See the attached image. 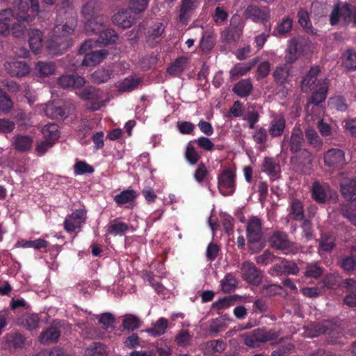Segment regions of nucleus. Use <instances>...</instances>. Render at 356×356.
Returning a JSON list of instances; mask_svg holds the SVG:
<instances>
[{
	"instance_id": "32",
	"label": "nucleus",
	"mask_w": 356,
	"mask_h": 356,
	"mask_svg": "<svg viewBox=\"0 0 356 356\" xmlns=\"http://www.w3.org/2000/svg\"><path fill=\"white\" fill-rule=\"evenodd\" d=\"M187 64L188 58L185 56H180L171 63L168 67L167 72L169 74L174 76H180L186 69Z\"/></svg>"
},
{
	"instance_id": "11",
	"label": "nucleus",
	"mask_w": 356,
	"mask_h": 356,
	"mask_svg": "<svg viewBox=\"0 0 356 356\" xmlns=\"http://www.w3.org/2000/svg\"><path fill=\"white\" fill-rule=\"evenodd\" d=\"M241 277L248 283L258 286L262 280V272L250 261H245L241 264Z\"/></svg>"
},
{
	"instance_id": "52",
	"label": "nucleus",
	"mask_w": 356,
	"mask_h": 356,
	"mask_svg": "<svg viewBox=\"0 0 356 356\" xmlns=\"http://www.w3.org/2000/svg\"><path fill=\"white\" fill-rule=\"evenodd\" d=\"M88 356H106V346L100 342H94L87 348Z\"/></svg>"
},
{
	"instance_id": "25",
	"label": "nucleus",
	"mask_w": 356,
	"mask_h": 356,
	"mask_svg": "<svg viewBox=\"0 0 356 356\" xmlns=\"http://www.w3.org/2000/svg\"><path fill=\"white\" fill-rule=\"evenodd\" d=\"M33 138L29 135L17 134L13 137L12 145L14 148L20 152H25L31 149Z\"/></svg>"
},
{
	"instance_id": "62",
	"label": "nucleus",
	"mask_w": 356,
	"mask_h": 356,
	"mask_svg": "<svg viewBox=\"0 0 356 356\" xmlns=\"http://www.w3.org/2000/svg\"><path fill=\"white\" fill-rule=\"evenodd\" d=\"M44 112L46 115L51 118H60L65 115V112L62 107L54 104L47 105Z\"/></svg>"
},
{
	"instance_id": "5",
	"label": "nucleus",
	"mask_w": 356,
	"mask_h": 356,
	"mask_svg": "<svg viewBox=\"0 0 356 356\" xmlns=\"http://www.w3.org/2000/svg\"><path fill=\"white\" fill-rule=\"evenodd\" d=\"M277 337L278 334L274 330H267L264 327H259L245 335L244 343L250 348H255L261 343L275 340Z\"/></svg>"
},
{
	"instance_id": "45",
	"label": "nucleus",
	"mask_w": 356,
	"mask_h": 356,
	"mask_svg": "<svg viewBox=\"0 0 356 356\" xmlns=\"http://www.w3.org/2000/svg\"><path fill=\"white\" fill-rule=\"evenodd\" d=\"M319 241V248L325 252H331L336 246V238L330 234H321Z\"/></svg>"
},
{
	"instance_id": "28",
	"label": "nucleus",
	"mask_w": 356,
	"mask_h": 356,
	"mask_svg": "<svg viewBox=\"0 0 356 356\" xmlns=\"http://www.w3.org/2000/svg\"><path fill=\"white\" fill-rule=\"evenodd\" d=\"M285 128L286 120L283 116H278L270 121L268 131L272 138H278L282 136Z\"/></svg>"
},
{
	"instance_id": "8",
	"label": "nucleus",
	"mask_w": 356,
	"mask_h": 356,
	"mask_svg": "<svg viewBox=\"0 0 356 356\" xmlns=\"http://www.w3.org/2000/svg\"><path fill=\"white\" fill-rule=\"evenodd\" d=\"M92 42L93 41L92 40H87L83 42L79 49V53L81 55L85 54L81 61V65H96L99 64L106 56L103 50L88 52V51L92 48Z\"/></svg>"
},
{
	"instance_id": "43",
	"label": "nucleus",
	"mask_w": 356,
	"mask_h": 356,
	"mask_svg": "<svg viewBox=\"0 0 356 356\" xmlns=\"http://www.w3.org/2000/svg\"><path fill=\"white\" fill-rule=\"evenodd\" d=\"M141 82L140 79L127 77L122 81L118 86L120 92H129L138 88Z\"/></svg>"
},
{
	"instance_id": "56",
	"label": "nucleus",
	"mask_w": 356,
	"mask_h": 356,
	"mask_svg": "<svg viewBox=\"0 0 356 356\" xmlns=\"http://www.w3.org/2000/svg\"><path fill=\"white\" fill-rule=\"evenodd\" d=\"M252 138L257 144L264 147L268 140V131L263 127H257L252 134Z\"/></svg>"
},
{
	"instance_id": "47",
	"label": "nucleus",
	"mask_w": 356,
	"mask_h": 356,
	"mask_svg": "<svg viewBox=\"0 0 356 356\" xmlns=\"http://www.w3.org/2000/svg\"><path fill=\"white\" fill-rule=\"evenodd\" d=\"M305 137L307 143L314 148L319 149L322 147V139L315 129L310 127L307 128L305 130Z\"/></svg>"
},
{
	"instance_id": "26",
	"label": "nucleus",
	"mask_w": 356,
	"mask_h": 356,
	"mask_svg": "<svg viewBox=\"0 0 356 356\" xmlns=\"http://www.w3.org/2000/svg\"><path fill=\"white\" fill-rule=\"evenodd\" d=\"M104 25L99 29V31L92 32L95 34H98V38L97 39V42L101 43L103 45H107L108 44H115L118 40V35L116 32L111 29H105L102 28Z\"/></svg>"
},
{
	"instance_id": "57",
	"label": "nucleus",
	"mask_w": 356,
	"mask_h": 356,
	"mask_svg": "<svg viewBox=\"0 0 356 356\" xmlns=\"http://www.w3.org/2000/svg\"><path fill=\"white\" fill-rule=\"evenodd\" d=\"M36 69L42 76H47L54 73L55 65L51 62L39 61L36 65Z\"/></svg>"
},
{
	"instance_id": "31",
	"label": "nucleus",
	"mask_w": 356,
	"mask_h": 356,
	"mask_svg": "<svg viewBox=\"0 0 356 356\" xmlns=\"http://www.w3.org/2000/svg\"><path fill=\"white\" fill-rule=\"evenodd\" d=\"M29 34V46L35 54H38L43 44V34L38 29H31Z\"/></svg>"
},
{
	"instance_id": "41",
	"label": "nucleus",
	"mask_w": 356,
	"mask_h": 356,
	"mask_svg": "<svg viewBox=\"0 0 356 356\" xmlns=\"http://www.w3.org/2000/svg\"><path fill=\"white\" fill-rule=\"evenodd\" d=\"M136 198V193L134 190L127 189L122 191L120 193L115 195L113 200L115 202L121 206L127 203L134 202Z\"/></svg>"
},
{
	"instance_id": "42",
	"label": "nucleus",
	"mask_w": 356,
	"mask_h": 356,
	"mask_svg": "<svg viewBox=\"0 0 356 356\" xmlns=\"http://www.w3.org/2000/svg\"><path fill=\"white\" fill-rule=\"evenodd\" d=\"M42 133L44 139L52 141L53 143L59 138L58 126L54 123L46 124L42 129Z\"/></svg>"
},
{
	"instance_id": "38",
	"label": "nucleus",
	"mask_w": 356,
	"mask_h": 356,
	"mask_svg": "<svg viewBox=\"0 0 356 356\" xmlns=\"http://www.w3.org/2000/svg\"><path fill=\"white\" fill-rule=\"evenodd\" d=\"M60 336V331L56 327H50L43 331L40 336L42 343H50L56 342Z\"/></svg>"
},
{
	"instance_id": "34",
	"label": "nucleus",
	"mask_w": 356,
	"mask_h": 356,
	"mask_svg": "<svg viewBox=\"0 0 356 356\" xmlns=\"http://www.w3.org/2000/svg\"><path fill=\"white\" fill-rule=\"evenodd\" d=\"M233 92L240 97H246L252 90V84L250 79H242L234 85Z\"/></svg>"
},
{
	"instance_id": "13",
	"label": "nucleus",
	"mask_w": 356,
	"mask_h": 356,
	"mask_svg": "<svg viewBox=\"0 0 356 356\" xmlns=\"http://www.w3.org/2000/svg\"><path fill=\"white\" fill-rule=\"evenodd\" d=\"M304 143L303 133L302 130L297 127H294L291 131L289 138L284 136L282 142V148L288 146L291 154L296 153L304 148H302Z\"/></svg>"
},
{
	"instance_id": "46",
	"label": "nucleus",
	"mask_w": 356,
	"mask_h": 356,
	"mask_svg": "<svg viewBox=\"0 0 356 356\" xmlns=\"http://www.w3.org/2000/svg\"><path fill=\"white\" fill-rule=\"evenodd\" d=\"M343 22L345 25L353 22L356 25V5L350 6L346 3L342 6Z\"/></svg>"
},
{
	"instance_id": "20",
	"label": "nucleus",
	"mask_w": 356,
	"mask_h": 356,
	"mask_svg": "<svg viewBox=\"0 0 356 356\" xmlns=\"http://www.w3.org/2000/svg\"><path fill=\"white\" fill-rule=\"evenodd\" d=\"M134 12L131 8L121 9L113 16V22L122 27L127 29L132 26L136 21L135 16L133 15Z\"/></svg>"
},
{
	"instance_id": "2",
	"label": "nucleus",
	"mask_w": 356,
	"mask_h": 356,
	"mask_svg": "<svg viewBox=\"0 0 356 356\" xmlns=\"http://www.w3.org/2000/svg\"><path fill=\"white\" fill-rule=\"evenodd\" d=\"M320 71L319 66H312L301 82V90L303 92L313 90L308 102L307 108L309 104L319 105L325 102L327 97L329 83L327 79L317 81V76Z\"/></svg>"
},
{
	"instance_id": "3",
	"label": "nucleus",
	"mask_w": 356,
	"mask_h": 356,
	"mask_svg": "<svg viewBox=\"0 0 356 356\" xmlns=\"http://www.w3.org/2000/svg\"><path fill=\"white\" fill-rule=\"evenodd\" d=\"M101 4L96 0H90L82 7L81 14L86 20L85 29L88 32L99 31L108 22V18L99 14Z\"/></svg>"
},
{
	"instance_id": "35",
	"label": "nucleus",
	"mask_w": 356,
	"mask_h": 356,
	"mask_svg": "<svg viewBox=\"0 0 356 356\" xmlns=\"http://www.w3.org/2000/svg\"><path fill=\"white\" fill-rule=\"evenodd\" d=\"M129 229L128 225L124 222H120L118 218L112 220L107 227L106 233L113 236H123Z\"/></svg>"
},
{
	"instance_id": "27",
	"label": "nucleus",
	"mask_w": 356,
	"mask_h": 356,
	"mask_svg": "<svg viewBox=\"0 0 356 356\" xmlns=\"http://www.w3.org/2000/svg\"><path fill=\"white\" fill-rule=\"evenodd\" d=\"M340 186L342 196L346 200L356 202V179L343 181Z\"/></svg>"
},
{
	"instance_id": "48",
	"label": "nucleus",
	"mask_w": 356,
	"mask_h": 356,
	"mask_svg": "<svg viewBox=\"0 0 356 356\" xmlns=\"http://www.w3.org/2000/svg\"><path fill=\"white\" fill-rule=\"evenodd\" d=\"M340 267L346 272L353 271L356 269V256L353 254V248L349 255L341 258Z\"/></svg>"
},
{
	"instance_id": "6",
	"label": "nucleus",
	"mask_w": 356,
	"mask_h": 356,
	"mask_svg": "<svg viewBox=\"0 0 356 356\" xmlns=\"http://www.w3.org/2000/svg\"><path fill=\"white\" fill-rule=\"evenodd\" d=\"M236 173L231 168L224 169L218 175V188L223 196L232 195L236 188Z\"/></svg>"
},
{
	"instance_id": "12",
	"label": "nucleus",
	"mask_w": 356,
	"mask_h": 356,
	"mask_svg": "<svg viewBox=\"0 0 356 356\" xmlns=\"http://www.w3.org/2000/svg\"><path fill=\"white\" fill-rule=\"evenodd\" d=\"M86 220V211L84 209H76L72 213L68 215L63 227L66 232L71 233L76 229H81Z\"/></svg>"
},
{
	"instance_id": "17",
	"label": "nucleus",
	"mask_w": 356,
	"mask_h": 356,
	"mask_svg": "<svg viewBox=\"0 0 356 356\" xmlns=\"http://www.w3.org/2000/svg\"><path fill=\"white\" fill-rule=\"evenodd\" d=\"M261 220L253 216L247 223V239L249 243L259 242L263 236Z\"/></svg>"
},
{
	"instance_id": "24",
	"label": "nucleus",
	"mask_w": 356,
	"mask_h": 356,
	"mask_svg": "<svg viewBox=\"0 0 356 356\" xmlns=\"http://www.w3.org/2000/svg\"><path fill=\"white\" fill-rule=\"evenodd\" d=\"M262 170L266 172L271 180H275L280 178L281 168L275 159L272 157H265L262 164Z\"/></svg>"
},
{
	"instance_id": "14",
	"label": "nucleus",
	"mask_w": 356,
	"mask_h": 356,
	"mask_svg": "<svg viewBox=\"0 0 356 356\" xmlns=\"http://www.w3.org/2000/svg\"><path fill=\"white\" fill-rule=\"evenodd\" d=\"M200 4V0H181L179 6V22L183 25H187Z\"/></svg>"
},
{
	"instance_id": "37",
	"label": "nucleus",
	"mask_w": 356,
	"mask_h": 356,
	"mask_svg": "<svg viewBox=\"0 0 356 356\" xmlns=\"http://www.w3.org/2000/svg\"><path fill=\"white\" fill-rule=\"evenodd\" d=\"M168 327V321L163 317L159 318L154 324L152 327L147 330V332L154 337H159L165 333Z\"/></svg>"
},
{
	"instance_id": "60",
	"label": "nucleus",
	"mask_w": 356,
	"mask_h": 356,
	"mask_svg": "<svg viewBox=\"0 0 356 356\" xmlns=\"http://www.w3.org/2000/svg\"><path fill=\"white\" fill-rule=\"evenodd\" d=\"M302 222L300 225L302 229V236L307 241H311L314 238V228L312 221L309 219L305 218L302 220Z\"/></svg>"
},
{
	"instance_id": "49",
	"label": "nucleus",
	"mask_w": 356,
	"mask_h": 356,
	"mask_svg": "<svg viewBox=\"0 0 356 356\" xmlns=\"http://www.w3.org/2000/svg\"><path fill=\"white\" fill-rule=\"evenodd\" d=\"M184 157L191 165L198 164V161L201 159V156L191 142L186 146Z\"/></svg>"
},
{
	"instance_id": "18",
	"label": "nucleus",
	"mask_w": 356,
	"mask_h": 356,
	"mask_svg": "<svg viewBox=\"0 0 356 356\" xmlns=\"http://www.w3.org/2000/svg\"><path fill=\"white\" fill-rule=\"evenodd\" d=\"M4 68L6 72L13 77H23L30 72L29 65L26 62L19 60L6 62Z\"/></svg>"
},
{
	"instance_id": "50",
	"label": "nucleus",
	"mask_w": 356,
	"mask_h": 356,
	"mask_svg": "<svg viewBox=\"0 0 356 356\" xmlns=\"http://www.w3.org/2000/svg\"><path fill=\"white\" fill-rule=\"evenodd\" d=\"M17 245L24 248H33L36 250H39L47 248L49 245V242L44 239L38 238L33 241L22 240L21 241H18Z\"/></svg>"
},
{
	"instance_id": "36",
	"label": "nucleus",
	"mask_w": 356,
	"mask_h": 356,
	"mask_svg": "<svg viewBox=\"0 0 356 356\" xmlns=\"http://www.w3.org/2000/svg\"><path fill=\"white\" fill-rule=\"evenodd\" d=\"M141 323L142 322L139 317L128 314L123 316L122 326L124 330L134 331L140 327Z\"/></svg>"
},
{
	"instance_id": "22",
	"label": "nucleus",
	"mask_w": 356,
	"mask_h": 356,
	"mask_svg": "<svg viewBox=\"0 0 356 356\" xmlns=\"http://www.w3.org/2000/svg\"><path fill=\"white\" fill-rule=\"evenodd\" d=\"M58 85L63 88H73L79 89L86 84L83 77L75 74L62 75L58 78Z\"/></svg>"
},
{
	"instance_id": "23",
	"label": "nucleus",
	"mask_w": 356,
	"mask_h": 356,
	"mask_svg": "<svg viewBox=\"0 0 356 356\" xmlns=\"http://www.w3.org/2000/svg\"><path fill=\"white\" fill-rule=\"evenodd\" d=\"M273 270L277 275H296L300 269L295 261L283 259L273 266Z\"/></svg>"
},
{
	"instance_id": "53",
	"label": "nucleus",
	"mask_w": 356,
	"mask_h": 356,
	"mask_svg": "<svg viewBox=\"0 0 356 356\" xmlns=\"http://www.w3.org/2000/svg\"><path fill=\"white\" fill-rule=\"evenodd\" d=\"M343 65L348 70H356V52L354 50H346L343 55Z\"/></svg>"
},
{
	"instance_id": "54",
	"label": "nucleus",
	"mask_w": 356,
	"mask_h": 356,
	"mask_svg": "<svg viewBox=\"0 0 356 356\" xmlns=\"http://www.w3.org/2000/svg\"><path fill=\"white\" fill-rule=\"evenodd\" d=\"M13 107V103L10 97L0 88V112L7 114Z\"/></svg>"
},
{
	"instance_id": "19",
	"label": "nucleus",
	"mask_w": 356,
	"mask_h": 356,
	"mask_svg": "<svg viewBox=\"0 0 356 356\" xmlns=\"http://www.w3.org/2000/svg\"><path fill=\"white\" fill-rule=\"evenodd\" d=\"M331 188L327 184L314 181L312 186V199L318 204H324L330 195Z\"/></svg>"
},
{
	"instance_id": "64",
	"label": "nucleus",
	"mask_w": 356,
	"mask_h": 356,
	"mask_svg": "<svg viewBox=\"0 0 356 356\" xmlns=\"http://www.w3.org/2000/svg\"><path fill=\"white\" fill-rule=\"evenodd\" d=\"M250 66L244 64H236L233 68L231 69L229 74L231 79H236L240 76L245 75L250 70Z\"/></svg>"
},
{
	"instance_id": "4",
	"label": "nucleus",
	"mask_w": 356,
	"mask_h": 356,
	"mask_svg": "<svg viewBox=\"0 0 356 356\" xmlns=\"http://www.w3.org/2000/svg\"><path fill=\"white\" fill-rule=\"evenodd\" d=\"M76 94L82 100L90 102L89 108L91 111H97L105 105L104 93L99 88L88 86L79 88Z\"/></svg>"
},
{
	"instance_id": "7",
	"label": "nucleus",
	"mask_w": 356,
	"mask_h": 356,
	"mask_svg": "<svg viewBox=\"0 0 356 356\" xmlns=\"http://www.w3.org/2000/svg\"><path fill=\"white\" fill-rule=\"evenodd\" d=\"M269 241L273 248L282 250L286 254H296L298 252L295 243L291 241L288 235L282 231H275Z\"/></svg>"
},
{
	"instance_id": "10",
	"label": "nucleus",
	"mask_w": 356,
	"mask_h": 356,
	"mask_svg": "<svg viewBox=\"0 0 356 356\" xmlns=\"http://www.w3.org/2000/svg\"><path fill=\"white\" fill-rule=\"evenodd\" d=\"M31 3L29 8V3L23 0H15L14 5L18 7L19 13L16 15V19L19 22H30L33 20V16L28 13L29 9L33 13L37 15L40 12V6L38 0H29Z\"/></svg>"
},
{
	"instance_id": "59",
	"label": "nucleus",
	"mask_w": 356,
	"mask_h": 356,
	"mask_svg": "<svg viewBox=\"0 0 356 356\" xmlns=\"http://www.w3.org/2000/svg\"><path fill=\"white\" fill-rule=\"evenodd\" d=\"M74 173L76 175L92 174L95 170L93 167L84 161H79L74 165Z\"/></svg>"
},
{
	"instance_id": "61",
	"label": "nucleus",
	"mask_w": 356,
	"mask_h": 356,
	"mask_svg": "<svg viewBox=\"0 0 356 356\" xmlns=\"http://www.w3.org/2000/svg\"><path fill=\"white\" fill-rule=\"evenodd\" d=\"M241 34V31L237 27H229L222 33V38L227 42H232L238 40Z\"/></svg>"
},
{
	"instance_id": "33",
	"label": "nucleus",
	"mask_w": 356,
	"mask_h": 356,
	"mask_svg": "<svg viewBox=\"0 0 356 356\" xmlns=\"http://www.w3.org/2000/svg\"><path fill=\"white\" fill-rule=\"evenodd\" d=\"M113 70L110 67L98 68L91 74L92 82L100 84L107 82L113 74Z\"/></svg>"
},
{
	"instance_id": "58",
	"label": "nucleus",
	"mask_w": 356,
	"mask_h": 356,
	"mask_svg": "<svg viewBox=\"0 0 356 356\" xmlns=\"http://www.w3.org/2000/svg\"><path fill=\"white\" fill-rule=\"evenodd\" d=\"M164 32L165 27L163 23L157 22L149 29L148 37L149 39H152L154 41H156V42H158L156 40L161 38Z\"/></svg>"
},
{
	"instance_id": "51",
	"label": "nucleus",
	"mask_w": 356,
	"mask_h": 356,
	"mask_svg": "<svg viewBox=\"0 0 356 356\" xmlns=\"http://www.w3.org/2000/svg\"><path fill=\"white\" fill-rule=\"evenodd\" d=\"M40 318L38 314H31L25 316L21 323L29 330H35L38 328Z\"/></svg>"
},
{
	"instance_id": "30",
	"label": "nucleus",
	"mask_w": 356,
	"mask_h": 356,
	"mask_svg": "<svg viewBox=\"0 0 356 356\" xmlns=\"http://www.w3.org/2000/svg\"><path fill=\"white\" fill-rule=\"evenodd\" d=\"M193 177L198 184H202L206 183L207 186H209L211 181L209 170L206 164L202 161L197 164L193 174Z\"/></svg>"
},
{
	"instance_id": "63",
	"label": "nucleus",
	"mask_w": 356,
	"mask_h": 356,
	"mask_svg": "<svg viewBox=\"0 0 356 356\" xmlns=\"http://www.w3.org/2000/svg\"><path fill=\"white\" fill-rule=\"evenodd\" d=\"M289 69L286 67H277L273 72L274 80L277 83L283 84L289 76Z\"/></svg>"
},
{
	"instance_id": "44",
	"label": "nucleus",
	"mask_w": 356,
	"mask_h": 356,
	"mask_svg": "<svg viewBox=\"0 0 356 356\" xmlns=\"http://www.w3.org/2000/svg\"><path fill=\"white\" fill-rule=\"evenodd\" d=\"M289 215L293 220L301 221L305 219L303 206L300 200L295 199L290 205Z\"/></svg>"
},
{
	"instance_id": "1",
	"label": "nucleus",
	"mask_w": 356,
	"mask_h": 356,
	"mask_svg": "<svg viewBox=\"0 0 356 356\" xmlns=\"http://www.w3.org/2000/svg\"><path fill=\"white\" fill-rule=\"evenodd\" d=\"M77 26V18L72 17L64 24H56L51 31V35L46 41V49L49 54L56 56L62 54L72 45V40L69 38Z\"/></svg>"
},
{
	"instance_id": "55",
	"label": "nucleus",
	"mask_w": 356,
	"mask_h": 356,
	"mask_svg": "<svg viewBox=\"0 0 356 356\" xmlns=\"http://www.w3.org/2000/svg\"><path fill=\"white\" fill-rule=\"evenodd\" d=\"M298 23L308 33H312V26L309 20V13L307 10L301 8L297 14Z\"/></svg>"
},
{
	"instance_id": "21",
	"label": "nucleus",
	"mask_w": 356,
	"mask_h": 356,
	"mask_svg": "<svg viewBox=\"0 0 356 356\" xmlns=\"http://www.w3.org/2000/svg\"><path fill=\"white\" fill-rule=\"evenodd\" d=\"M246 18L251 19L254 22H267L270 19V11L267 8H261L257 6L250 5L245 10Z\"/></svg>"
},
{
	"instance_id": "29",
	"label": "nucleus",
	"mask_w": 356,
	"mask_h": 356,
	"mask_svg": "<svg viewBox=\"0 0 356 356\" xmlns=\"http://www.w3.org/2000/svg\"><path fill=\"white\" fill-rule=\"evenodd\" d=\"M293 26V20L290 17H284L282 22L274 28L271 35L277 38L284 37L291 32Z\"/></svg>"
},
{
	"instance_id": "16",
	"label": "nucleus",
	"mask_w": 356,
	"mask_h": 356,
	"mask_svg": "<svg viewBox=\"0 0 356 356\" xmlns=\"http://www.w3.org/2000/svg\"><path fill=\"white\" fill-rule=\"evenodd\" d=\"M325 165L334 168H341L346 164L344 152L340 149L332 148L324 154Z\"/></svg>"
},
{
	"instance_id": "39",
	"label": "nucleus",
	"mask_w": 356,
	"mask_h": 356,
	"mask_svg": "<svg viewBox=\"0 0 356 356\" xmlns=\"http://www.w3.org/2000/svg\"><path fill=\"white\" fill-rule=\"evenodd\" d=\"M215 44V37L213 31H203L202 38L200 43V47L203 51H211Z\"/></svg>"
},
{
	"instance_id": "40",
	"label": "nucleus",
	"mask_w": 356,
	"mask_h": 356,
	"mask_svg": "<svg viewBox=\"0 0 356 356\" xmlns=\"http://www.w3.org/2000/svg\"><path fill=\"white\" fill-rule=\"evenodd\" d=\"M238 282L232 273H227L220 281L221 290L225 293H232L236 289Z\"/></svg>"
},
{
	"instance_id": "9",
	"label": "nucleus",
	"mask_w": 356,
	"mask_h": 356,
	"mask_svg": "<svg viewBox=\"0 0 356 356\" xmlns=\"http://www.w3.org/2000/svg\"><path fill=\"white\" fill-rule=\"evenodd\" d=\"M312 161L313 156L307 149L292 154L290 159V163L296 168V170L304 174L309 172Z\"/></svg>"
},
{
	"instance_id": "15",
	"label": "nucleus",
	"mask_w": 356,
	"mask_h": 356,
	"mask_svg": "<svg viewBox=\"0 0 356 356\" xmlns=\"http://www.w3.org/2000/svg\"><path fill=\"white\" fill-rule=\"evenodd\" d=\"M305 41L300 38H293L289 41L286 50L285 60L287 63H293L304 51Z\"/></svg>"
}]
</instances>
